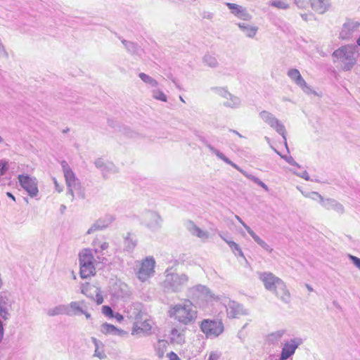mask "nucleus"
Segmentation results:
<instances>
[{
	"instance_id": "nucleus-1",
	"label": "nucleus",
	"mask_w": 360,
	"mask_h": 360,
	"mask_svg": "<svg viewBox=\"0 0 360 360\" xmlns=\"http://www.w3.org/2000/svg\"><path fill=\"white\" fill-rule=\"evenodd\" d=\"M169 316L184 326L191 325L197 319L198 311L192 302L184 300L182 303L173 305L169 311Z\"/></svg>"
},
{
	"instance_id": "nucleus-2",
	"label": "nucleus",
	"mask_w": 360,
	"mask_h": 360,
	"mask_svg": "<svg viewBox=\"0 0 360 360\" xmlns=\"http://www.w3.org/2000/svg\"><path fill=\"white\" fill-rule=\"evenodd\" d=\"M332 56L335 62L340 64L344 71L350 70L356 63V46L352 44L342 46L333 53Z\"/></svg>"
},
{
	"instance_id": "nucleus-3",
	"label": "nucleus",
	"mask_w": 360,
	"mask_h": 360,
	"mask_svg": "<svg viewBox=\"0 0 360 360\" xmlns=\"http://www.w3.org/2000/svg\"><path fill=\"white\" fill-rule=\"evenodd\" d=\"M60 165L68 187L67 194L71 196V200L72 201L75 198H84V189L68 163L65 160H63Z\"/></svg>"
},
{
	"instance_id": "nucleus-4",
	"label": "nucleus",
	"mask_w": 360,
	"mask_h": 360,
	"mask_svg": "<svg viewBox=\"0 0 360 360\" xmlns=\"http://www.w3.org/2000/svg\"><path fill=\"white\" fill-rule=\"evenodd\" d=\"M165 280L162 285L164 290L168 292H179L187 285L189 278L186 274L172 272L171 269H167L165 271Z\"/></svg>"
},
{
	"instance_id": "nucleus-5",
	"label": "nucleus",
	"mask_w": 360,
	"mask_h": 360,
	"mask_svg": "<svg viewBox=\"0 0 360 360\" xmlns=\"http://www.w3.org/2000/svg\"><path fill=\"white\" fill-rule=\"evenodd\" d=\"M80 266V276L82 278H87L94 276L96 274L95 262L93 250L90 248H85L79 254Z\"/></svg>"
},
{
	"instance_id": "nucleus-6",
	"label": "nucleus",
	"mask_w": 360,
	"mask_h": 360,
	"mask_svg": "<svg viewBox=\"0 0 360 360\" xmlns=\"http://www.w3.org/2000/svg\"><path fill=\"white\" fill-rule=\"evenodd\" d=\"M207 148L210 150V151L214 154L219 159L223 160L226 164L232 166L233 168L236 169L238 171H239L241 174H243L245 177L249 179L250 180L254 181L255 184H257L258 186L264 188L266 191H269V187L259 179L257 177L248 173L245 170H243L242 168L238 167L236 164L233 162L230 159H229L227 157H226L221 152H220L219 150L216 149L214 146H212L211 144L207 143Z\"/></svg>"
},
{
	"instance_id": "nucleus-7",
	"label": "nucleus",
	"mask_w": 360,
	"mask_h": 360,
	"mask_svg": "<svg viewBox=\"0 0 360 360\" xmlns=\"http://www.w3.org/2000/svg\"><path fill=\"white\" fill-rule=\"evenodd\" d=\"M207 148L210 150V151L214 154L219 159L223 160L226 164L232 166L233 168L236 169L238 171H239L241 174H243L245 177L249 179L250 180L254 181L255 184H257L258 186L264 188L266 191H269V187L259 179L257 177L248 173L245 170H243L242 168L238 167L236 164L233 162L230 159H229L227 157H226L221 152H220L219 150L216 149L214 146H212L211 144L207 143Z\"/></svg>"
},
{
	"instance_id": "nucleus-8",
	"label": "nucleus",
	"mask_w": 360,
	"mask_h": 360,
	"mask_svg": "<svg viewBox=\"0 0 360 360\" xmlns=\"http://www.w3.org/2000/svg\"><path fill=\"white\" fill-rule=\"evenodd\" d=\"M207 148L210 150V151L214 154L219 159L223 160L226 164L232 166L233 168L236 169L238 171H239L241 174H243L245 177L249 179L250 180L254 181L255 184H257L258 186L264 188L266 191H269V187L259 179L257 177L248 173L245 170H243L242 168L238 167L236 164L233 162L230 159H229L227 157H226L221 152H220L219 150L216 149L214 146H212L211 144L207 143Z\"/></svg>"
},
{
	"instance_id": "nucleus-9",
	"label": "nucleus",
	"mask_w": 360,
	"mask_h": 360,
	"mask_svg": "<svg viewBox=\"0 0 360 360\" xmlns=\"http://www.w3.org/2000/svg\"><path fill=\"white\" fill-rule=\"evenodd\" d=\"M188 293V296L194 300H205L212 302L221 300L220 296L215 295L207 287L200 284L190 288Z\"/></svg>"
},
{
	"instance_id": "nucleus-10",
	"label": "nucleus",
	"mask_w": 360,
	"mask_h": 360,
	"mask_svg": "<svg viewBox=\"0 0 360 360\" xmlns=\"http://www.w3.org/2000/svg\"><path fill=\"white\" fill-rule=\"evenodd\" d=\"M220 297L221 300L218 301L226 307L228 318L238 319L240 316L247 315L248 314V310L245 309L241 304L223 296Z\"/></svg>"
},
{
	"instance_id": "nucleus-11",
	"label": "nucleus",
	"mask_w": 360,
	"mask_h": 360,
	"mask_svg": "<svg viewBox=\"0 0 360 360\" xmlns=\"http://www.w3.org/2000/svg\"><path fill=\"white\" fill-rule=\"evenodd\" d=\"M200 329L208 338L218 337L224 331V325L221 321L205 319L201 322Z\"/></svg>"
},
{
	"instance_id": "nucleus-12",
	"label": "nucleus",
	"mask_w": 360,
	"mask_h": 360,
	"mask_svg": "<svg viewBox=\"0 0 360 360\" xmlns=\"http://www.w3.org/2000/svg\"><path fill=\"white\" fill-rule=\"evenodd\" d=\"M155 261L153 257H147L141 262L136 276L141 282L148 281L155 274Z\"/></svg>"
},
{
	"instance_id": "nucleus-13",
	"label": "nucleus",
	"mask_w": 360,
	"mask_h": 360,
	"mask_svg": "<svg viewBox=\"0 0 360 360\" xmlns=\"http://www.w3.org/2000/svg\"><path fill=\"white\" fill-rule=\"evenodd\" d=\"M18 179L21 187L31 198H34L38 195V181L35 177L28 174H19Z\"/></svg>"
},
{
	"instance_id": "nucleus-14",
	"label": "nucleus",
	"mask_w": 360,
	"mask_h": 360,
	"mask_svg": "<svg viewBox=\"0 0 360 360\" xmlns=\"http://www.w3.org/2000/svg\"><path fill=\"white\" fill-rule=\"evenodd\" d=\"M259 118L281 136H284L285 126L274 115L267 110H262L259 114Z\"/></svg>"
},
{
	"instance_id": "nucleus-15",
	"label": "nucleus",
	"mask_w": 360,
	"mask_h": 360,
	"mask_svg": "<svg viewBox=\"0 0 360 360\" xmlns=\"http://www.w3.org/2000/svg\"><path fill=\"white\" fill-rule=\"evenodd\" d=\"M360 22L348 19L342 25L339 38L342 40L352 39L359 32Z\"/></svg>"
},
{
	"instance_id": "nucleus-16",
	"label": "nucleus",
	"mask_w": 360,
	"mask_h": 360,
	"mask_svg": "<svg viewBox=\"0 0 360 360\" xmlns=\"http://www.w3.org/2000/svg\"><path fill=\"white\" fill-rule=\"evenodd\" d=\"M212 90L225 100L223 102V105L225 107L231 108H238L240 107V99L238 96L231 94L226 89L213 87Z\"/></svg>"
},
{
	"instance_id": "nucleus-17",
	"label": "nucleus",
	"mask_w": 360,
	"mask_h": 360,
	"mask_svg": "<svg viewBox=\"0 0 360 360\" xmlns=\"http://www.w3.org/2000/svg\"><path fill=\"white\" fill-rule=\"evenodd\" d=\"M162 218L156 212L147 210L141 215V223L152 231H156L161 227Z\"/></svg>"
},
{
	"instance_id": "nucleus-18",
	"label": "nucleus",
	"mask_w": 360,
	"mask_h": 360,
	"mask_svg": "<svg viewBox=\"0 0 360 360\" xmlns=\"http://www.w3.org/2000/svg\"><path fill=\"white\" fill-rule=\"evenodd\" d=\"M287 75L290 77V79L301 89L308 95H317L316 92L312 89V88L309 86L305 80L303 79L301 75L300 71L296 68L289 69Z\"/></svg>"
},
{
	"instance_id": "nucleus-19",
	"label": "nucleus",
	"mask_w": 360,
	"mask_h": 360,
	"mask_svg": "<svg viewBox=\"0 0 360 360\" xmlns=\"http://www.w3.org/2000/svg\"><path fill=\"white\" fill-rule=\"evenodd\" d=\"M14 300L6 293L0 295V316L5 321L11 318Z\"/></svg>"
},
{
	"instance_id": "nucleus-20",
	"label": "nucleus",
	"mask_w": 360,
	"mask_h": 360,
	"mask_svg": "<svg viewBox=\"0 0 360 360\" xmlns=\"http://www.w3.org/2000/svg\"><path fill=\"white\" fill-rule=\"evenodd\" d=\"M302 339L295 338L286 342L281 350L279 360H286L294 354L296 349L302 344Z\"/></svg>"
},
{
	"instance_id": "nucleus-21",
	"label": "nucleus",
	"mask_w": 360,
	"mask_h": 360,
	"mask_svg": "<svg viewBox=\"0 0 360 360\" xmlns=\"http://www.w3.org/2000/svg\"><path fill=\"white\" fill-rule=\"evenodd\" d=\"M271 292H272L276 297L283 303L288 304L290 302V293L283 280H281V281L278 283L276 288H274Z\"/></svg>"
},
{
	"instance_id": "nucleus-22",
	"label": "nucleus",
	"mask_w": 360,
	"mask_h": 360,
	"mask_svg": "<svg viewBox=\"0 0 360 360\" xmlns=\"http://www.w3.org/2000/svg\"><path fill=\"white\" fill-rule=\"evenodd\" d=\"M259 279L263 282L265 288L270 292L276 288L282 280L271 272L261 273L259 274Z\"/></svg>"
},
{
	"instance_id": "nucleus-23",
	"label": "nucleus",
	"mask_w": 360,
	"mask_h": 360,
	"mask_svg": "<svg viewBox=\"0 0 360 360\" xmlns=\"http://www.w3.org/2000/svg\"><path fill=\"white\" fill-rule=\"evenodd\" d=\"M186 230L193 236H195L202 240H205L209 238V233L198 227L193 221L187 220L184 223Z\"/></svg>"
},
{
	"instance_id": "nucleus-24",
	"label": "nucleus",
	"mask_w": 360,
	"mask_h": 360,
	"mask_svg": "<svg viewBox=\"0 0 360 360\" xmlns=\"http://www.w3.org/2000/svg\"><path fill=\"white\" fill-rule=\"evenodd\" d=\"M226 5L231 10V13L236 17L246 21L252 19V15L245 8L233 3H226Z\"/></svg>"
},
{
	"instance_id": "nucleus-25",
	"label": "nucleus",
	"mask_w": 360,
	"mask_h": 360,
	"mask_svg": "<svg viewBox=\"0 0 360 360\" xmlns=\"http://www.w3.org/2000/svg\"><path fill=\"white\" fill-rule=\"evenodd\" d=\"M86 306L85 301H73L70 304H66L67 316H73L81 315L82 313H84V308Z\"/></svg>"
},
{
	"instance_id": "nucleus-26",
	"label": "nucleus",
	"mask_w": 360,
	"mask_h": 360,
	"mask_svg": "<svg viewBox=\"0 0 360 360\" xmlns=\"http://www.w3.org/2000/svg\"><path fill=\"white\" fill-rule=\"evenodd\" d=\"M91 245L94 248V249L91 250H93V252H94L95 253H101L109 247L108 243L103 235L96 236L93 240Z\"/></svg>"
},
{
	"instance_id": "nucleus-27",
	"label": "nucleus",
	"mask_w": 360,
	"mask_h": 360,
	"mask_svg": "<svg viewBox=\"0 0 360 360\" xmlns=\"http://www.w3.org/2000/svg\"><path fill=\"white\" fill-rule=\"evenodd\" d=\"M322 207L327 210H334L340 214L345 212L343 205L337 200L332 198H326L323 200Z\"/></svg>"
},
{
	"instance_id": "nucleus-28",
	"label": "nucleus",
	"mask_w": 360,
	"mask_h": 360,
	"mask_svg": "<svg viewBox=\"0 0 360 360\" xmlns=\"http://www.w3.org/2000/svg\"><path fill=\"white\" fill-rule=\"evenodd\" d=\"M151 330V325L147 320L143 322L136 321L134 323L131 334L133 335H137L143 333V335L147 334Z\"/></svg>"
},
{
	"instance_id": "nucleus-29",
	"label": "nucleus",
	"mask_w": 360,
	"mask_h": 360,
	"mask_svg": "<svg viewBox=\"0 0 360 360\" xmlns=\"http://www.w3.org/2000/svg\"><path fill=\"white\" fill-rule=\"evenodd\" d=\"M312 9L318 13H324L330 6L329 0H310Z\"/></svg>"
},
{
	"instance_id": "nucleus-30",
	"label": "nucleus",
	"mask_w": 360,
	"mask_h": 360,
	"mask_svg": "<svg viewBox=\"0 0 360 360\" xmlns=\"http://www.w3.org/2000/svg\"><path fill=\"white\" fill-rule=\"evenodd\" d=\"M101 332L105 335H114L117 336H122L126 333L124 330L108 323H104L101 325Z\"/></svg>"
},
{
	"instance_id": "nucleus-31",
	"label": "nucleus",
	"mask_w": 360,
	"mask_h": 360,
	"mask_svg": "<svg viewBox=\"0 0 360 360\" xmlns=\"http://www.w3.org/2000/svg\"><path fill=\"white\" fill-rule=\"evenodd\" d=\"M91 340L95 346L94 356L98 357L100 359H105L106 354L105 353L104 344L94 337H92Z\"/></svg>"
},
{
	"instance_id": "nucleus-32",
	"label": "nucleus",
	"mask_w": 360,
	"mask_h": 360,
	"mask_svg": "<svg viewBox=\"0 0 360 360\" xmlns=\"http://www.w3.org/2000/svg\"><path fill=\"white\" fill-rule=\"evenodd\" d=\"M238 26L245 33L246 37L249 38H253L258 31L257 27L250 25L246 23L239 22Z\"/></svg>"
},
{
	"instance_id": "nucleus-33",
	"label": "nucleus",
	"mask_w": 360,
	"mask_h": 360,
	"mask_svg": "<svg viewBox=\"0 0 360 360\" xmlns=\"http://www.w3.org/2000/svg\"><path fill=\"white\" fill-rule=\"evenodd\" d=\"M248 233L251 236V237L254 239V240L261 246L264 250L271 253L273 251V249L262 239H261L251 229L250 227H247Z\"/></svg>"
},
{
	"instance_id": "nucleus-34",
	"label": "nucleus",
	"mask_w": 360,
	"mask_h": 360,
	"mask_svg": "<svg viewBox=\"0 0 360 360\" xmlns=\"http://www.w3.org/2000/svg\"><path fill=\"white\" fill-rule=\"evenodd\" d=\"M219 236L228 244L236 256L244 257L243 252L238 244L231 240L226 238L221 233H219Z\"/></svg>"
},
{
	"instance_id": "nucleus-35",
	"label": "nucleus",
	"mask_w": 360,
	"mask_h": 360,
	"mask_svg": "<svg viewBox=\"0 0 360 360\" xmlns=\"http://www.w3.org/2000/svg\"><path fill=\"white\" fill-rule=\"evenodd\" d=\"M66 304H58L53 308H50L46 311L49 316H56L58 315H67Z\"/></svg>"
},
{
	"instance_id": "nucleus-36",
	"label": "nucleus",
	"mask_w": 360,
	"mask_h": 360,
	"mask_svg": "<svg viewBox=\"0 0 360 360\" xmlns=\"http://www.w3.org/2000/svg\"><path fill=\"white\" fill-rule=\"evenodd\" d=\"M124 249L128 251H132L137 245V240L135 236H132V235L129 233H127V236L124 238Z\"/></svg>"
},
{
	"instance_id": "nucleus-37",
	"label": "nucleus",
	"mask_w": 360,
	"mask_h": 360,
	"mask_svg": "<svg viewBox=\"0 0 360 360\" xmlns=\"http://www.w3.org/2000/svg\"><path fill=\"white\" fill-rule=\"evenodd\" d=\"M122 44L124 46V47L127 49V51L129 52L131 54H136L139 55L140 52L141 51L140 47L134 42L122 39Z\"/></svg>"
},
{
	"instance_id": "nucleus-38",
	"label": "nucleus",
	"mask_w": 360,
	"mask_h": 360,
	"mask_svg": "<svg viewBox=\"0 0 360 360\" xmlns=\"http://www.w3.org/2000/svg\"><path fill=\"white\" fill-rule=\"evenodd\" d=\"M285 330H278L268 335L267 341L271 344L278 343L285 333Z\"/></svg>"
},
{
	"instance_id": "nucleus-39",
	"label": "nucleus",
	"mask_w": 360,
	"mask_h": 360,
	"mask_svg": "<svg viewBox=\"0 0 360 360\" xmlns=\"http://www.w3.org/2000/svg\"><path fill=\"white\" fill-rule=\"evenodd\" d=\"M96 167L101 169L104 177H105V168L114 169V165L111 162H105L102 158H98L94 162Z\"/></svg>"
},
{
	"instance_id": "nucleus-40",
	"label": "nucleus",
	"mask_w": 360,
	"mask_h": 360,
	"mask_svg": "<svg viewBox=\"0 0 360 360\" xmlns=\"http://www.w3.org/2000/svg\"><path fill=\"white\" fill-rule=\"evenodd\" d=\"M115 219V217L112 214H105L102 217L97 219L98 222L103 229L108 227Z\"/></svg>"
},
{
	"instance_id": "nucleus-41",
	"label": "nucleus",
	"mask_w": 360,
	"mask_h": 360,
	"mask_svg": "<svg viewBox=\"0 0 360 360\" xmlns=\"http://www.w3.org/2000/svg\"><path fill=\"white\" fill-rule=\"evenodd\" d=\"M139 78L150 87H157L158 86V82L156 79L153 78L148 75L146 73L141 72L139 75Z\"/></svg>"
},
{
	"instance_id": "nucleus-42",
	"label": "nucleus",
	"mask_w": 360,
	"mask_h": 360,
	"mask_svg": "<svg viewBox=\"0 0 360 360\" xmlns=\"http://www.w3.org/2000/svg\"><path fill=\"white\" fill-rule=\"evenodd\" d=\"M202 60L206 65L212 68L217 67L219 64L217 58L212 54H205Z\"/></svg>"
},
{
	"instance_id": "nucleus-43",
	"label": "nucleus",
	"mask_w": 360,
	"mask_h": 360,
	"mask_svg": "<svg viewBox=\"0 0 360 360\" xmlns=\"http://www.w3.org/2000/svg\"><path fill=\"white\" fill-rule=\"evenodd\" d=\"M171 340L174 342L181 343L184 342V335L176 328L171 330Z\"/></svg>"
},
{
	"instance_id": "nucleus-44",
	"label": "nucleus",
	"mask_w": 360,
	"mask_h": 360,
	"mask_svg": "<svg viewBox=\"0 0 360 360\" xmlns=\"http://www.w3.org/2000/svg\"><path fill=\"white\" fill-rule=\"evenodd\" d=\"M167 346V341L164 340H158L155 345V348L159 357H162L165 353V349Z\"/></svg>"
},
{
	"instance_id": "nucleus-45",
	"label": "nucleus",
	"mask_w": 360,
	"mask_h": 360,
	"mask_svg": "<svg viewBox=\"0 0 360 360\" xmlns=\"http://www.w3.org/2000/svg\"><path fill=\"white\" fill-rule=\"evenodd\" d=\"M152 96L156 100H159L163 102H166L167 101V96L164 94V92L162 90L159 89H153L152 91Z\"/></svg>"
},
{
	"instance_id": "nucleus-46",
	"label": "nucleus",
	"mask_w": 360,
	"mask_h": 360,
	"mask_svg": "<svg viewBox=\"0 0 360 360\" xmlns=\"http://www.w3.org/2000/svg\"><path fill=\"white\" fill-rule=\"evenodd\" d=\"M271 148L281 157V158L284 159L288 164L292 166H296L297 167H300V166L297 163L292 156L288 155H282L275 148L271 146Z\"/></svg>"
},
{
	"instance_id": "nucleus-47",
	"label": "nucleus",
	"mask_w": 360,
	"mask_h": 360,
	"mask_svg": "<svg viewBox=\"0 0 360 360\" xmlns=\"http://www.w3.org/2000/svg\"><path fill=\"white\" fill-rule=\"evenodd\" d=\"M305 197L311 198L313 200H319L320 201V203L321 205L323 204V200H324V199H325L321 194H319L318 192H316V191L308 192L307 193V195H305Z\"/></svg>"
},
{
	"instance_id": "nucleus-48",
	"label": "nucleus",
	"mask_w": 360,
	"mask_h": 360,
	"mask_svg": "<svg viewBox=\"0 0 360 360\" xmlns=\"http://www.w3.org/2000/svg\"><path fill=\"white\" fill-rule=\"evenodd\" d=\"M270 5L281 9H287L289 8V5L283 0H273L270 2Z\"/></svg>"
},
{
	"instance_id": "nucleus-49",
	"label": "nucleus",
	"mask_w": 360,
	"mask_h": 360,
	"mask_svg": "<svg viewBox=\"0 0 360 360\" xmlns=\"http://www.w3.org/2000/svg\"><path fill=\"white\" fill-rule=\"evenodd\" d=\"M103 230V228H101V226L96 220L91 226V227L87 230L86 234L89 235L93 233L95 231H101Z\"/></svg>"
},
{
	"instance_id": "nucleus-50",
	"label": "nucleus",
	"mask_w": 360,
	"mask_h": 360,
	"mask_svg": "<svg viewBox=\"0 0 360 360\" xmlns=\"http://www.w3.org/2000/svg\"><path fill=\"white\" fill-rule=\"evenodd\" d=\"M123 133L129 138L136 139L139 136V134L129 128H124Z\"/></svg>"
},
{
	"instance_id": "nucleus-51",
	"label": "nucleus",
	"mask_w": 360,
	"mask_h": 360,
	"mask_svg": "<svg viewBox=\"0 0 360 360\" xmlns=\"http://www.w3.org/2000/svg\"><path fill=\"white\" fill-rule=\"evenodd\" d=\"M102 312L104 315H105L106 316H108L109 318L114 317V312H113L112 309H111L110 307H109L108 305L103 306Z\"/></svg>"
},
{
	"instance_id": "nucleus-52",
	"label": "nucleus",
	"mask_w": 360,
	"mask_h": 360,
	"mask_svg": "<svg viewBox=\"0 0 360 360\" xmlns=\"http://www.w3.org/2000/svg\"><path fill=\"white\" fill-rule=\"evenodd\" d=\"M348 258L352 264L360 270V258L350 254L348 255Z\"/></svg>"
},
{
	"instance_id": "nucleus-53",
	"label": "nucleus",
	"mask_w": 360,
	"mask_h": 360,
	"mask_svg": "<svg viewBox=\"0 0 360 360\" xmlns=\"http://www.w3.org/2000/svg\"><path fill=\"white\" fill-rule=\"evenodd\" d=\"M8 163L6 160H0V176H4L8 169Z\"/></svg>"
},
{
	"instance_id": "nucleus-54",
	"label": "nucleus",
	"mask_w": 360,
	"mask_h": 360,
	"mask_svg": "<svg viewBox=\"0 0 360 360\" xmlns=\"http://www.w3.org/2000/svg\"><path fill=\"white\" fill-rule=\"evenodd\" d=\"M221 356V353L219 352H210L208 360H219Z\"/></svg>"
},
{
	"instance_id": "nucleus-55",
	"label": "nucleus",
	"mask_w": 360,
	"mask_h": 360,
	"mask_svg": "<svg viewBox=\"0 0 360 360\" xmlns=\"http://www.w3.org/2000/svg\"><path fill=\"white\" fill-rule=\"evenodd\" d=\"M298 176L307 180V181H309L310 180V177L309 176V174L308 172L306 171V170H304L302 171V172H300V173H295Z\"/></svg>"
},
{
	"instance_id": "nucleus-56",
	"label": "nucleus",
	"mask_w": 360,
	"mask_h": 360,
	"mask_svg": "<svg viewBox=\"0 0 360 360\" xmlns=\"http://www.w3.org/2000/svg\"><path fill=\"white\" fill-rule=\"evenodd\" d=\"M169 360H180L179 357L173 352L169 354Z\"/></svg>"
},
{
	"instance_id": "nucleus-57",
	"label": "nucleus",
	"mask_w": 360,
	"mask_h": 360,
	"mask_svg": "<svg viewBox=\"0 0 360 360\" xmlns=\"http://www.w3.org/2000/svg\"><path fill=\"white\" fill-rule=\"evenodd\" d=\"M53 182H54L55 188H56V189L57 190V191H58V193L62 192L63 188H62V187H60V186H59V184H58V181H57V180H56V178H53Z\"/></svg>"
},
{
	"instance_id": "nucleus-58",
	"label": "nucleus",
	"mask_w": 360,
	"mask_h": 360,
	"mask_svg": "<svg viewBox=\"0 0 360 360\" xmlns=\"http://www.w3.org/2000/svg\"><path fill=\"white\" fill-rule=\"evenodd\" d=\"M236 219L244 226V228L247 230V227H249L243 220L242 219L238 216L236 215Z\"/></svg>"
},
{
	"instance_id": "nucleus-59",
	"label": "nucleus",
	"mask_w": 360,
	"mask_h": 360,
	"mask_svg": "<svg viewBox=\"0 0 360 360\" xmlns=\"http://www.w3.org/2000/svg\"><path fill=\"white\" fill-rule=\"evenodd\" d=\"M103 297L101 295L97 294L96 295V302H97V304H101L103 303Z\"/></svg>"
},
{
	"instance_id": "nucleus-60",
	"label": "nucleus",
	"mask_w": 360,
	"mask_h": 360,
	"mask_svg": "<svg viewBox=\"0 0 360 360\" xmlns=\"http://www.w3.org/2000/svg\"><path fill=\"white\" fill-rule=\"evenodd\" d=\"M82 314H84L86 319H90L91 316V314L87 311V305L84 308V313H82Z\"/></svg>"
},
{
	"instance_id": "nucleus-61",
	"label": "nucleus",
	"mask_w": 360,
	"mask_h": 360,
	"mask_svg": "<svg viewBox=\"0 0 360 360\" xmlns=\"http://www.w3.org/2000/svg\"><path fill=\"white\" fill-rule=\"evenodd\" d=\"M285 134H286V130L285 129L284 136H282V137H283V142H284L285 146V148H286V149H287L288 152H289Z\"/></svg>"
},
{
	"instance_id": "nucleus-62",
	"label": "nucleus",
	"mask_w": 360,
	"mask_h": 360,
	"mask_svg": "<svg viewBox=\"0 0 360 360\" xmlns=\"http://www.w3.org/2000/svg\"><path fill=\"white\" fill-rule=\"evenodd\" d=\"M116 172V168L114 166V169H110L109 168H105V177L108 175L109 173L110 172Z\"/></svg>"
},
{
	"instance_id": "nucleus-63",
	"label": "nucleus",
	"mask_w": 360,
	"mask_h": 360,
	"mask_svg": "<svg viewBox=\"0 0 360 360\" xmlns=\"http://www.w3.org/2000/svg\"><path fill=\"white\" fill-rule=\"evenodd\" d=\"M6 195L8 197L11 198L14 201L15 200L14 195L11 193L7 192Z\"/></svg>"
},
{
	"instance_id": "nucleus-64",
	"label": "nucleus",
	"mask_w": 360,
	"mask_h": 360,
	"mask_svg": "<svg viewBox=\"0 0 360 360\" xmlns=\"http://www.w3.org/2000/svg\"><path fill=\"white\" fill-rule=\"evenodd\" d=\"M117 320L120 321L122 319V316L120 314L117 313L115 316H114Z\"/></svg>"
}]
</instances>
